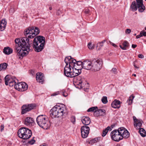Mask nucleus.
I'll return each instance as SVG.
<instances>
[{"label": "nucleus", "mask_w": 146, "mask_h": 146, "mask_svg": "<svg viewBox=\"0 0 146 146\" xmlns=\"http://www.w3.org/2000/svg\"><path fill=\"white\" fill-rule=\"evenodd\" d=\"M111 136L112 139L118 142L122 139L118 131V129L112 131L111 133Z\"/></svg>", "instance_id": "11"}, {"label": "nucleus", "mask_w": 146, "mask_h": 146, "mask_svg": "<svg viewBox=\"0 0 146 146\" xmlns=\"http://www.w3.org/2000/svg\"><path fill=\"white\" fill-rule=\"evenodd\" d=\"M33 119L31 117H27L25 120V124L27 125H30L33 123Z\"/></svg>", "instance_id": "22"}, {"label": "nucleus", "mask_w": 146, "mask_h": 146, "mask_svg": "<svg viewBox=\"0 0 146 146\" xmlns=\"http://www.w3.org/2000/svg\"><path fill=\"white\" fill-rule=\"evenodd\" d=\"M15 81L12 78H9L8 75L6 76L5 78V83L6 85H8L10 83Z\"/></svg>", "instance_id": "26"}, {"label": "nucleus", "mask_w": 146, "mask_h": 146, "mask_svg": "<svg viewBox=\"0 0 146 146\" xmlns=\"http://www.w3.org/2000/svg\"><path fill=\"white\" fill-rule=\"evenodd\" d=\"M134 67L135 68H139V67H137V66H136V65L135 64L134 65Z\"/></svg>", "instance_id": "59"}, {"label": "nucleus", "mask_w": 146, "mask_h": 146, "mask_svg": "<svg viewBox=\"0 0 146 146\" xmlns=\"http://www.w3.org/2000/svg\"><path fill=\"white\" fill-rule=\"evenodd\" d=\"M82 82L81 80H79L78 82V84H81V86H82Z\"/></svg>", "instance_id": "55"}, {"label": "nucleus", "mask_w": 146, "mask_h": 146, "mask_svg": "<svg viewBox=\"0 0 146 146\" xmlns=\"http://www.w3.org/2000/svg\"><path fill=\"white\" fill-rule=\"evenodd\" d=\"M0 23L3 24L4 25H6L7 24V22L5 20V19H2Z\"/></svg>", "instance_id": "42"}, {"label": "nucleus", "mask_w": 146, "mask_h": 146, "mask_svg": "<svg viewBox=\"0 0 146 146\" xmlns=\"http://www.w3.org/2000/svg\"><path fill=\"white\" fill-rule=\"evenodd\" d=\"M62 94L64 97H66L67 96V93H65L64 90L62 91Z\"/></svg>", "instance_id": "48"}, {"label": "nucleus", "mask_w": 146, "mask_h": 146, "mask_svg": "<svg viewBox=\"0 0 146 146\" xmlns=\"http://www.w3.org/2000/svg\"><path fill=\"white\" fill-rule=\"evenodd\" d=\"M131 46L132 48H135L137 46V45L136 44H132Z\"/></svg>", "instance_id": "53"}, {"label": "nucleus", "mask_w": 146, "mask_h": 146, "mask_svg": "<svg viewBox=\"0 0 146 146\" xmlns=\"http://www.w3.org/2000/svg\"><path fill=\"white\" fill-rule=\"evenodd\" d=\"M137 3L135 1H133L130 6V9L133 11H136L137 9Z\"/></svg>", "instance_id": "23"}, {"label": "nucleus", "mask_w": 146, "mask_h": 146, "mask_svg": "<svg viewBox=\"0 0 146 146\" xmlns=\"http://www.w3.org/2000/svg\"><path fill=\"white\" fill-rule=\"evenodd\" d=\"M141 36L140 35V34H139V35H138L136 36V38H140V37H141Z\"/></svg>", "instance_id": "56"}, {"label": "nucleus", "mask_w": 146, "mask_h": 146, "mask_svg": "<svg viewBox=\"0 0 146 146\" xmlns=\"http://www.w3.org/2000/svg\"><path fill=\"white\" fill-rule=\"evenodd\" d=\"M14 11L15 10L13 8H11L9 12L11 14H12L14 12Z\"/></svg>", "instance_id": "49"}, {"label": "nucleus", "mask_w": 146, "mask_h": 146, "mask_svg": "<svg viewBox=\"0 0 146 146\" xmlns=\"http://www.w3.org/2000/svg\"><path fill=\"white\" fill-rule=\"evenodd\" d=\"M1 131H2L4 129V125H1Z\"/></svg>", "instance_id": "52"}, {"label": "nucleus", "mask_w": 146, "mask_h": 146, "mask_svg": "<svg viewBox=\"0 0 146 146\" xmlns=\"http://www.w3.org/2000/svg\"><path fill=\"white\" fill-rule=\"evenodd\" d=\"M88 46L90 49H92L94 48V46L91 43H88Z\"/></svg>", "instance_id": "38"}, {"label": "nucleus", "mask_w": 146, "mask_h": 146, "mask_svg": "<svg viewBox=\"0 0 146 146\" xmlns=\"http://www.w3.org/2000/svg\"><path fill=\"white\" fill-rule=\"evenodd\" d=\"M137 9H138V11L140 12H143L145 9V7L143 4V3H137Z\"/></svg>", "instance_id": "25"}, {"label": "nucleus", "mask_w": 146, "mask_h": 146, "mask_svg": "<svg viewBox=\"0 0 146 146\" xmlns=\"http://www.w3.org/2000/svg\"><path fill=\"white\" fill-rule=\"evenodd\" d=\"M133 118L134 123H136L137 122L139 121V120L137 119L136 117H135V116H133Z\"/></svg>", "instance_id": "44"}, {"label": "nucleus", "mask_w": 146, "mask_h": 146, "mask_svg": "<svg viewBox=\"0 0 146 146\" xmlns=\"http://www.w3.org/2000/svg\"><path fill=\"white\" fill-rule=\"evenodd\" d=\"M36 121L38 125L44 129H48L50 127V123L45 115H38L36 118Z\"/></svg>", "instance_id": "4"}, {"label": "nucleus", "mask_w": 146, "mask_h": 146, "mask_svg": "<svg viewBox=\"0 0 146 146\" xmlns=\"http://www.w3.org/2000/svg\"><path fill=\"white\" fill-rule=\"evenodd\" d=\"M16 82L15 81L12 82H11V83H10V84H9L10 87H12L14 85L15 86V84H16Z\"/></svg>", "instance_id": "40"}, {"label": "nucleus", "mask_w": 146, "mask_h": 146, "mask_svg": "<svg viewBox=\"0 0 146 146\" xmlns=\"http://www.w3.org/2000/svg\"><path fill=\"white\" fill-rule=\"evenodd\" d=\"M100 139V138H95L90 140L89 142L90 144H93L95 143L98 142Z\"/></svg>", "instance_id": "30"}, {"label": "nucleus", "mask_w": 146, "mask_h": 146, "mask_svg": "<svg viewBox=\"0 0 146 146\" xmlns=\"http://www.w3.org/2000/svg\"><path fill=\"white\" fill-rule=\"evenodd\" d=\"M133 75L135 77H136V75L135 74H134Z\"/></svg>", "instance_id": "62"}, {"label": "nucleus", "mask_w": 146, "mask_h": 146, "mask_svg": "<svg viewBox=\"0 0 146 146\" xmlns=\"http://www.w3.org/2000/svg\"><path fill=\"white\" fill-rule=\"evenodd\" d=\"M35 141L33 139H31V141H29V143L31 145H33Z\"/></svg>", "instance_id": "43"}, {"label": "nucleus", "mask_w": 146, "mask_h": 146, "mask_svg": "<svg viewBox=\"0 0 146 146\" xmlns=\"http://www.w3.org/2000/svg\"><path fill=\"white\" fill-rule=\"evenodd\" d=\"M145 30L146 31V27H145Z\"/></svg>", "instance_id": "63"}, {"label": "nucleus", "mask_w": 146, "mask_h": 146, "mask_svg": "<svg viewBox=\"0 0 146 146\" xmlns=\"http://www.w3.org/2000/svg\"><path fill=\"white\" fill-rule=\"evenodd\" d=\"M6 25L0 23V30L1 31H3L5 29Z\"/></svg>", "instance_id": "36"}, {"label": "nucleus", "mask_w": 146, "mask_h": 146, "mask_svg": "<svg viewBox=\"0 0 146 146\" xmlns=\"http://www.w3.org/2000/svg\"><path fill=\"white\" fill-rule=\"evenodd\" d=\"M92 68L94 71L99 70L102 67L103 62L101 59L93 60H92Z\"/></svg>", "instance_id": "7"}, {"label": "nucleus", "mask_w": 146, "mask_h": 146, "mask_svg": "<svg viewBox=\"0 0 146 146\" xmlns=\"http://www.w3.org/2000/svg\"><path fill=\"white\" fill-rule=\"evenodd\" d=\"M103 46V45L101 43L99 42L97 44V47H98V46L99 47V48L98 49L99 50Z\"/></svg>", "instance_id": "39"}, {"label": "nucleus", "mask_w": 146, "mask_h": 146, "mask_svg": "<svg viewBox=\"0 0 146 146\" xmlns=\"http://www.w3.org/2000/svg\"><path fill=\"white\" fill-rule=\"evenodd\" d=\"M139 132L141 135L142 137H145L146 135V132L143 128H140L139 129Z\"/></svg>", "instance_id": "28"}, {"label": "nucleus", "mask_w": 146, "mask_h": 146, "mask_svg": "<svg viewBox=\"0 0 146 146\" xmlns=\"http://www.w3.org/2000/svg\"><path fill=\"white\" fill-rule=\"evenodd\" d=\"M15 41L16 44L15 49L17 52L18 55L22 57L27 55L28 54L32 40H30L27 37H24L21 39L17 38Z\"/></svg>", "instance_id": "1"}, {"label": "nucleus", "mask_w": 146, "mask_h": 146, "mask_svg": "<svg viewBox=\"0 0 146 146\" xmlns=\"http://www.w3.org/2000/svg\"><path fill=\"white\" fill-rule=\"evenodd\" d=\"M138 57L140 58H144V56L143 55L141 54H139L138 55Z\"/></svg>", "instance_id": "50"}, {"label": "nucleus", "mask_w": 146, "mask_h": 146, "mask_svg": "<svg viewBox=\"0 0 146 146\" xmlns=\"http://www.w3.org/2000/svg\"><path fill=\"white\" fill-rule=\"evenodd\" d=\"M72 58L71 56L66 57L64 59V61L66 65L64 68V74L68 77L72 78V67L70 66V64H72Z\"/></svg>", "instance_id": "5"}, {"label": "nucleus", "mask_w": 146, "mask_h": 146, "mask_svg": "<svg viewBox=\"0 0 146 146\" xmlns=\"http://www.w3.org/2000/svg\"><path fill=\"white\" fill-rule=\"evenodd\" d=\"M98 107L97 106L89 108L88 110V112H94V114L95 113L96 111H97Z\"/></svg>", "instance_id": "31"}, {"label": "nucleus", "mask_w": 146, "mask_h": 146, "mask_svg": "<svg viewBox=\"0 0 146 146\" xmlns=\"http://www.w3.org/2000/svg\"><path fill=\"white\" fill-rule=\"evenodd\" d=\"M140 35L142 37L143 36H146V32L144 30H143L140 32Z\"/></svg>", "instance_id": "37"}, {"label": "nucleus", "mask_w": 146, "mask_h": 146, "mask_svg": "<svg viewBox=\"0 0 146 146\" xmlns=\"http://www.w3.org/2000/svg\"><path fill=\"white\" fill-rule=\"evenodd\" d=\"M110 129V127L109 126H108L104 130L102 134V136L103 137H104L105 136Z\"/></svg>", "instance_id": "33"}, {"label": "nucleus", "mask_w": 146, "mask_h": 146, "mask_svg": "<svg viewBox=\"0 0 146 146\" xmlns=\"http://www.w3.org/2000/svg\"><path fill=\"white\" fill-rule=\"evenodd\" d=\"M71 121L72 122L73 124H74L75 123L76 121V119L75 117H71Z\"/></svg>", "instance_id": "46"}, {"label": "nucleus", "mask_w": 146, "mask_h": 146, "mask_svg": "<svg viewBox=\"0 0 146 146\" xmlns=\"http://www.w3.org/2000/svg\"><path fill=\"white\" fill-rule=\"evenodd\" d=\"M60 13H61V11H60L59 10H58L56 14H57V15H60Z\"/></svg>", "instance_id": "54"}, {"label": "nucleus", "mask_w": 146, "mask_h": 146, "mask_svg": "<svg viewBox=\"0 0 146 146\" xmlns=\"http://www.w3.org/2000/svg\"><path fill=\"white\" fill-rule=\"evenodd\" d=\"M7 63H4L0 64V69H1V67L2 66V68H3V70H5L7 67Z\"/></svg>", "instance_id": "34"}, {"label": "nucleus", "mask_w": 146, "mask_h": 146, "mask_svg": "<svg viewBox=\"0 0 146 146\" xmlns=\"http://www.w3.org/2000/svg\"><path fill=\"white\" fill-rule=\"evenodd\" d=\"M112 107L115 108H118L120 107V102L118 100H115L111 103Z\"/></svg>", "instance_id": "20"}, {"label": "nucleus", "mask_w": 146, "mask_h": 146, "mask_svg": "<svg viewBox=\"0 0 146 146\" xmlns=\"http://www.w3.org/2000/svg\"><path fill=\"white\" fill-rule=\"evenodd\" d=\"M33 33L32 35H29L28 36V38L30 40H32L31 39L35 37L36 35H38L40 32L39 29L37 27H33Z\"/></svg>", "instance_id": "16"}, {"label": "nucleus", "mask_w": 146, "mask_h": 146, "mask_svg": "<svg viewBox=\"0 0 146 146\" xmlns=\"http://www.w3.org/2000/svg\"><path fill=\"white\" fill-rule=\"evenodd\" d=\"M142 123L140 121H139L137 123H134V126L135 128L137 129H140L141 127Z\"/></svg>", "instance_id": "29"}, {"label": "nucleus", "mask_w": 146, "mask_h": 146, "mask_svg": "<svg viewBox=\"0 0 146 146\" xmlns=\"http://www.w3.org/2000/svg\"><path fill=\"white\" fill-rule=\"evenodd\" d=\"M17 133L19 137L24 139H29L32 135L31 131L25 127H22L20 128Z\"/></svg>", "instance_id": "6"}, {"label": "nucleus", "mask_w": 146, "mask_h": 146, "mask_svg": "<svg viewBox=\"0 0 146 146\" xmlns=\"http://www.w3.org/2000/svg\"><path fill=\"white\" fill-rule=\"evenodd\" d=\"M90 128L86 125H84L82 127L81 129V133L82 137L83 138H86L89 134Z\"/></svg>", "instance_id": "12"}, {"label": "nucleus", "mask_w": 146, "mask_h": 146, "mask_svg": "<svg viewBox=\"0 0 146 146\" xmlns=\"http://www.w3.org/2000/svg\"><path fill=\"white\" fill-rule=\"evenodd\" d=\"M112 46H114V47H116L117 46L114 43H112Z\"/></svg>", "instance_id": "58"}, {"label": "nucleus", "mask_w": 146, "mask_h": 146, "mask_svg": "<svg viewBox=\"0 0 146 146\" xmlns=\"http://www.w3.org/2000/svg\"><path fill=\"white\" fill-rule=\"evenodd\" d=\"M112 72L114 74H117V69L115 68H113L111 70Z\"/></svg>", "instance_id": "41"}, {"label": "nucleus", "mask_w": 146, "mask_h": 146, "mask_svg": "<svg viewBox=\"0 0 146 146\" xmlns=\"http://www.w3.org/2000/svg\"><path fill=\"white\" fill-rule=\"evenodd\" d=\"M72 64H71L70 66L72 67V77L78 76L81 73V70L82 68L81 66L82 62L78 61L77 62L76 60L72 58Z\"/></svg>", "instance_id": "3"}, {"label": "nucleus", "mask_w": 146, "mask_h": 146, "mask_svg": "<svg viewBox=\"0 0 146 146\" xmlns=\"http://www.w3.org/2000/svg\"><path fill=\"white\" fill-rule=\"evenodd\" d=\"M43 74L41 72H38L36 74V79L37 82L42 84L44 81Z\"/></svg>", "instance_id": "15"}, {"label": "nucleus", "mask_w": 146, "mask_h": 146, "mask_svg": "<svg viewBox=\"0 0 146 146\" xmlns=\"http://www.w3.org/2000/svg\"><path fill=\"white\" fill-rule=\"evenodd\" d=\"M102 101L103 103L104 104H106L108 102L107 97L104 96L102 99Z\"/></svg>", "instance_id": "35"}, {"label": "nucleus", "mask_w": 146, "mask_h": 146, "mask_svg": "<svg viewBox=\"0 0 146 146\" xmlns=\"http://www.w3.org/2000/svg\"><path fill=\"white\" fill-rule=\"evenodd\" d=\"M136 2L138 3H141L143 2V0H136Z\"/></svg>", "instance_id": "51"}, {"label": "nucleus", "mask_w": 146, "mask_h": 146, "mask_svg": "<svg viewBox=\"0 0 146 146\" xmlns=\"http://www.w3.org/2000/svg\"><path fill=\"white\" fill-rule=\"evenodd\" d=\"M131 29H126L125 31V33L126 34H129L131 33Z\"/></svg>", "instance_id": "45"}, {"label": "nucleus", "mask_w": 146, "mask_h": 146, "mask_svg": "<svg viewBox=\"0 0 146 146\" xmlns=\"http://www.w3.org/2000/svg\"><path fill=\"white\" fill-rule=\"evenodd\" d=\"M120 135L121 137V139L123 138H127L129 136V133L128 131L123 127H121L118 129Z\"/></svg>", "instance_id": "10"}, {"label": "nucleus", "mask_w": 146, "mask_h": 146, "mask_svg": "<svg viewBox=\"0 0 146 146\" xmlns=\"http://www.w3.org/2000/svg\"><path fill=\"white\" fill-rule=\"evenodd\" d=\"M49 9L50 10H51L52 9V8L51 7H49Z\"/></svg>", "instance_id": "61"}, {"label": "nucleus", "mask_w": 146, "mask_h": 146, "mask_svg": "<svg viewBox=\"0 0 146 146\" xmlns=\"http://www.w3.org/2000/svg\"><path fill=\"white\" fill-rule=\"evenodd\" d=\"M106 41V40H104L103 41H102L101 42H100V43H102V44H103L104 42H105Z\"/></svg>", "instance_id": "57"}, {"label": "nucleus", "mask_w": 146, "mask_h": 146, "mask_svg": "<svg viewBox=\"0 0 146 146\" xmlns=\"http://www.w3.org/2000/svg\"><path fill=\"white\" fill-rule=\"evenodd\" d=\"M81 121L82 123L85 125H89L90 123V118L84 116L81 119Z\"/></svg>", "instance_id": "19"}, {"label": "nucleus", "mask_w": 146, "mask_h": 146, "mask_svg": "<svg viewBox=\"0 0 146 146\" xmlns=\"http://www.w3.org/2000/svg\"><path fill=\"white\" fill-rule=\"evenodd\" d=\"M15 88L19 91L23 92L27 90L28 86L24 82H20L15 84Z\"/></svg>", "instance_id": "9"}, {"label": "nucleus", "mask_w": 146, "mask_h": 146, "mask_svg": "<svg viewBox=\"0 0 146 146\" xmlns=\"http://www.w3.org/2000/svg\"><path fill=\"white\" fill-rule=\"evenodd\" d=\"M33 27H29L28 28L26 29L24 32V33L25 36L28 34L29 35H32L33 33Z\"/></svg>", "instance_id": "18"}, {"label": "nucleus", "mask_w": 146, "mask_h": 146, "mask_svg": "<svg viewBox=\"0 0 146 146\" xmlns=\"http://www.w3.org/2000/svg\"><path fill=\"white\" fill-rule=\"evenodd\" d=\"M12 52V49L9 47L5 48L3 50L4 53L7 55L10 54Z\"/></svg>", "instance_id": "27"}, {"label": "nucleus", "mask_w": 146, "mask_h": 146, "mask_svg": "<svg viewBox=\"0 0 146 146\" xmlns=\"http://www.w3.org/2000/svg\"><path fill=\"white\" fill-rule=\"evenodd\" d=\"M92 61H91L88 60H85L82 62L81 66L82 68L87 70H90L92 67Z\"/></svg>", "instance_id": "14"}, {"label": "nucleus", "mask_w": 146, "mask_h": 146, "mask_svg": "<svg viewBox=\"0 0 146 146\" xmlns=\"http://www.w3.org/2000/svg\"><path fill=\"white\" fill-rule=\"evenodd\" d=\"M122 45H120L119 47L123 50H126L129 46V42L127 41H124L122 43Z\"/></svg>", "instance_id": "21"}, {"label": "nucleus", "mask_w": 146, "mask_h": 146, "mask_svg": "<svg viewBox=\"0 0 146 146\" xmlns=\"http://www.w3.org/2000/svg\"><path fill=\"white\" fill-rule=\"evenodd\" d=\"M116 146H120L119 145H117Z\"/></svg>", "instance_id": "64"}, {"label": "nucleus", "mask_w": 146, "mask_h": 146, "mask_svg": "<svg viewBox=\"0 0 146 146\" xmlns=\"http://www.w3.org/2000/svg\"><path fill=\"white\" fill-rule=\"evenodd\" d=\"M106 115V111L103 109H100L96 111L95 115L98 117L99 116H104Z\"/></svg>", "instance_id": "17"}, {"label": "nucleus", "mask_w": 146, "mask_h": 146, "mask_svg": "<svg viewBox=\"0 0 146 146\" xmlns=\"http://www.w3.org/2000/svg\"><path fill=\"white\" fill-rule=\"evenodd\" d=\"M59 94V91L57 92H54L53 94H52L51 95V96H55L56 95H58Z\"/></svg>", "instance_id": "47"}, {"label": "nucleus", "mask_w": 146, "mask_h": 146, "mask_svg": "<svg viewBox=\"0 0 146 146\" xmlns=\"http://www.w3.org/2000/svg\"><path fill=\"white\" fill-rule=\"evenodd\" d=\"M2 66L1 67V69H0V71L3 70V68H2Z\"/></svg>", "instance_id": "60"}, {"label": "nucleus", "mask_w": 146, "mask_h": 146, "mask_svg": "<svg viewBox=\"0 0 146 146\" xmlns=\"http://www.w3.org/2000/svg\"><path fill=\"white\" fill-rule=\"evenodd\" d=\"M59 109H60V106L56 105L50 110V112L51 113L50 114V115L52 118L58 117V112Z\"/></svg>", "instance_id": "13"}, {"label": "nucleus", "mask_w": 146, "mask_h": 146, "mask_svg": "<svg viewBox=\"0 0 146 146\" xmlns=\"http://www.w3.org/2000/svg\"><path fill=\"white\" fill-rule=\"evenodd\" d=\"M134 97V96L131 95L129 97V99H128L127 103L129 105H131L132 104L133 100Z\"/></svg>", "instance_id": "32"}, {"label": "nucleus", "mask_w": 146, "mask_h": 146, "mask_svg": "<svg viewBox=\"0 0 146 146\" xmlns=\"http://www.w3.org/2000/svg\"><path fill=\"white\" fill-rule=\"evenodd\" d=\"M45 38L41 36L35 37L33 42V47L35 51L39 52L43 49L45 42Z\"/></svg>", "instance_id": "2"}, {"label": "nucleus", "mask_w": 146, "mask_h": 146, "mask_svg": "<svg viewBox=\"0 0 146 146\" xmlns=\"http://www.w3.org/2000/svg\"><path fill=\"white\" fill-rule=\"evenodd\" d=\"M36 106L35 104H31L23 105L22 107L21 114H23L34 109Z\"/></svg>", "instance_id": "8"}, {"label": "nucleus", "mask_w": 146, "mask_h": 146, "mask_svg": "<svg viewBox=\"0 0 146 146\" xmlns=\"http://www.w3.org/2000/svg\"><path fill=\"white\" fill-rule=\"evenodd\" d=\"M58 111V117H61L65 113V108L64 107L60 106V109H59Z\"/></svg>", "instance_id": "24"}]
</instances>
